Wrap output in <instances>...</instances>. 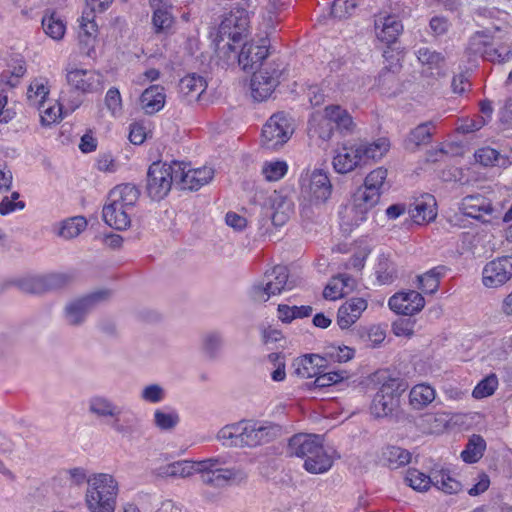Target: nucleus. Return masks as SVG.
<instances>
[{"label": "nucleus", "instance_id": "f257e3e1", "mask_svg": "<svg viewBox=\"0 0 512 512\" xmlns=\"http://www.w3.org/2000/svg\"><path fill=\"white\" fill-rule=\"evenodd\" d=\"M389 149L390 142L385 137L372 142L361 139L346 141L335 151L332 165L337 173L346 174L366 166L370 160H380Z\"/></svg>", "mask_w": 512, "mask_h": 512}, {"label": "nucleus", "instance_id": "f03ea898", "mask_svg": "<svg viewBox=\"0 0 512 512\" xmlns=\"http://www.w3.org/2000/svg\"><path fill=\"white\" fill-rule=\"evenodd\" d=\"M88 411L100 419H109L110 428L117 434L127 437L139 431L140 419L131 411L123 412L110 398L95 395L88 401Z\"/></svg>", "mask_w": 512, "mask_h": 512}, {"label": "nucleus", "instance_id": "7ed1b4c3", "mask_svg": "<svg viewBox=\"0 0 512 512\" xmlns=\"http://www.w3.org/2000/svg\"><path fill=\"white\" fill-rule=\"evenodd\" d=\"M118 483L110 474H95L88 480L85 501L90 512H114Z\"/></svg>", "mask_w": 512, "mask_h": 512}, {"label": "nucleus", "instance_id": "20e7f679", "mask_svg": "<svg viewBox=\"0 0 512 512\" xmlns=\"http://www.w3.org/2000/svg\"><path fill=\"white\" fill-rule=\"evenodd\" d=\"M295 283L289 280V271L285 266L277 265L265 272L261 282L254 284L250 291V298L254 302L264 303L271 296L278 295L284 290H291Z\"/></svg>", "mask_w": 512, "mask_h": 512}, {"label": "nucleus", "instance_id": "39448f33", "mask_svg": "<svg viewBox=\"0 0 512 512\" xmlns=\"http://www.w3.org/2000/svg\"><path fill=\"white\" fill-rule=\"evenodd\" d=\"M111 290L100 289L68 301L63 308V319L68 326L79 327L99 304L110 299Z\"/></svg>", "mask_w": 512, "mask_h": 512}, {"label": "nucleus", "instance_id": "423d86ee", "mask_svg": "<svg viewBox=\"0 0 512 512\" xmlns=\"http://www.w3.org/2000/svg\"><path fill=\"white\" fill-rule=\"evenodd\" d=\"M175 162L158 161L150 165L147 172L146 191L152 200H162L168 195L173 184L179 186L178 173L174 169Z\"/></svg>", "mask_w": 512, "mask_h": 512}, {"label": "nucleus", "instance_id": "0eeeda50", "mask_svg": "<svg viewBox=\"0 0 512 512\" xmlns=\"http://www.w3.org/2000/svg\"><path fill=\"white\" fill-rule=\"evenodd\" d=\"M407 387V383L399 378H390L385 381L372 400L371 414L376 418L391 415L399 406L400 396L406 391Z\"/></svg>", "mask_w": 512, "mask_h": 512}, {"label": "nucleus", "instance_id": "6e6552de", "mask_svg": "<svg viewBox=\"0 0 512 512\" xmlns=\"http://www.w3.org/2000/svg\"><path fill=\"white\" fill-rule=\"evenodd\" d=\"M301 195L313 204L325 203L332 194L328 173L322 169L307 170L300 177Z\"/></svg>", "mask_w": 512, "mask_h": 512}, {"label": "nucleus", "instance_id": "1a4fd4ad", "mask_svg": "<svg viewBox=\"0 0 512 512\" xmlns=\"http://www.w3.org/2000/svg\"><path fill=\"white\" fill-rule=\"evenodd\" d=\"M283 71V63L273 60L254 72L250 84L253 99L259 102L268 99L279 85Z\"/></svg>", "mask_w": 512, "mask_h": 512}, {"label": "nucleus", "instance_id": "9d476101", "mask_svg": "<svg viewBox=\"0 0 512 512\" xmlns=\"http://www.w3.org/2000/svg\"><path fill=\"white\" fill-rule=\"evenodd\" d=\"M236 44L228 42L224 47L227 50H223V58L226 63L234 64L236 61L238 65L244 70L249 71L255 69L262 61L268 56V48L265 43L258 45L255 43L243 44L241 50L237 52ZM222 58V56H220Z\"/></svg>", "mask_w": 512, "mask_h": 512}, {"label": "nucleus", "instance_id": "9b49d317", "mask_svg": "<svg viewBox=\"0 0 512 512\" xmlns=\"http://www.w3.org/2000/svg\"><path fill=\"white\" fill-rule=\"evenodd\" d=\"M113 0H86L87 6L82 12L79 20L78 39L83 53L91 56L94 50V43L97 36L98 27L95 23V3H98L99 12L104 11Z\"/></svg>", "mask_w": 512, "mask_h": 512}, {"label": "nucleus", "instance_id": "f8f14e48", "mask_svg": "<svg viewBox=\"0 0 512 512\" xmlns=\"http://www.w3.org/2000/svg\"><path fill=\"white\" fill-rule=\"evenodd\" d=\"M293 131L291 118L284 112L275 113L262 129V144L267 149L275 150L289 140Z\"/></svg>", "mask_w": 512, "mask_h": 512}, {"label": "nucleus", "instance_id": "ddd939ff", "mask_svg": "<svg viewBox=\"0 0 512 512\" xmlns=\"http://www.w3.org/2000/svg\"><path fill=\"white\" fill-rule=\"evenodd\" d=\"M386 178L387 169L384 167H378L366 176L363 188H360L355 196V202L361 212H366L379 202Z\"/></svg>", "mask_w": 512, "mask_h": 512}, {"label": "nucleus", "instance_id": "4468645a", "mask_svg": "<svg viewBox=\"0 0 512 512\" xmlns=\"http://www.w3.org/2000/svg\"><path fill=\"white\" fill-rule=\"evenodd\" d=\"M249 26V15L246 9L241 7L233 8L225 15L219 25L218 41L229 39L232 44H239Z\"/></svg>", "mask_w": 512, "mask_h": 512}, {"label": "nucleus", "instance_id": "2eb2a0df", "mask_svg": "<svg viewBox=\"0 0 512 512\" xmlns=\"http://www.w3.org/2000/svg\"><path fill=\"white\" fill-rule=\"evenodd\" d=\"M280 426L274 424L260 425L254 422H241L240 447H256L266 444L279 436Z\"/></svg>", "mask_w": 512, "mask_h": 512}, {"label": "nucleus", "instance_id": "dca6fc26", "mask_svg": "<svg viewBox=\"0 0 512 512\" xmlns=\"http://www.w3.org/2000/svg\"><path fill=\"white\" fill-rule=\"evenodd\" d=\"M176 173H178L179 187L182 190L197 191L208 184L214 176V170L210 167L191 169L188 163L175 162Z\"/></svg>", "mask_w": 512, "mask_h": 512}, {"label": "nucleus", "instance_id": "f3484780", "mask_svg": "<svg viewBox=\"0 0 512 512\" xmlns=\"http://www.w3.org/2000/svg\"><path fill=\"white\" fill-rule=\"evenodd\" d=\"M512 278V256L498 257L488 262L482 271V283L487 288H498Z\"/></svg>", "mask_w": 512, "mask_h": 512}, {"label": "nucleus", "instance_id": "a211bd4d", "mask_svg": "<svg viewBox=\"0 0 512 512\" xmlns=\"http://www.w3.org/2000/svg\"><path fill=\"white\" fill-rule=\"evenodd\" d=\"M68 85L81 93H94L102 89L103 77L92 69L67 68Z\"/></svg>", "mask_w": 512, "mask_h": 512}, {"label": "nucleus", "instance_id": "6ab92c4d", "mask_svg": "<svg viewBox=\"0 0 512 512\" xmlns=\"http://www.w3.org/2000/svg\"><path fill=\"white\" fill-rule=\"evenodd\" d=\"M388 305L398 314L411 316L421 311L425 305L423 296L417 291L402 292L393 295Z\"/></svg>", "mask_w": 512, "mask_h": 512}, {"label": "nucleus", "instance_id": "aec40b11", "mask_svg": "<svg viewBox=\"0 0 512 512\" xmlns=\"http://www.w3.org/2000/svg\"><path fill=\"white\" fill-rule=\"evenodd\" d=\"M460 209L464 215L477 220H484L486 215L491 216L494 212L491 200L481 194L465 196L461 201Z\"/></svg>", "mask_w": 512, "mask_h": 512}, {"label": "nucleus", "instance_id": "412c9836", "mask_svg": "<svg viewBox=\"0 0 512 512\" xmlns=\"http://www.w3.org/2000/svg\"><path fill=\"white\" fill-rule=\"evenodd\" d=\"M374 24L378 39L386 44L394 43L403 31V25L395 15L379 14Z\"/></svg>", "mask_w": 512, "mask_h": 512}, {"label": "nucleus", "instance_id": "4be33fe9", "mask_svg": "<svg viewBox=\"0 0 512 512\" xmlns=\"http://www.w3.org/2000/svg\"><path fill=\"white\" fill-rule=\"evenodd\" d=\"M322 442L323 439L319 435L296 434L289 440L287 454L305 460Z\"/></svg>", "mask_w": 512, "mask_h": 512}, {"label": "nucleus", "instance_id": "5701e85b", "mask_svg": "<svg viewBox=\"0 0 512 512\" xmlns=\"http://www.w3.org/2000/svg\"><path fill=\"white\" fill-rule=\"evenodd\" d=\"M367 308L363 298H351L342 304L337 312V324L341 329L350 328Z\"/></svg>", "mask_w": 512, "mask_h": 512}, {"label": "nucleus", "instance_id": "b1692460", "mask_svg": "<svg viewBox=\"0 0 512 512\" xmlns=\"http://www.w3.org/2000/svg\"><path fill=\"white\" fill-rule=\"evenodd\" d=\"M324 116L341 135H350L355 130V123L350 113L339 105H329L324 109Z\"/></svg>", "mask_w": 512, "mask_h": 512}, {"label": "nucleus", "instance_id": "393cba45", "mask_svg": "<svg viewBox=\"0 0 512 512\" xmlns=\"http://www.w3.org/2000/svg\"><path fill=\"white\" fill-rule=\"evenodd\" d=\"M246 475L238 469L222 468L200 475V481L210 487L222 488L232 481H242Z\"/></svg>", "mask_w": 512, "mask_h": 512}, {"label": "nucleus", "instance_id": "a878e982", "mask_svg": "<svg viewBox=\"0 0 512 512\" xmlns=\"http://www.w3.org/2000/svg\"><path fill=\"white\" fill-rule=\"evenodd\" d=\"M499 32V27L475 32L469 39L467 49L470 53L481 55L484 59L488 60L489 50H494L495 48L492 46L491 41L497 38L496 34Z\"/></svg>", "mask_w": 512, "mask_h": 512}, {"label": "nucleus", "instance_id": "bb28decb", "mask_svg": "<svg viewBox=\"0 0 512 512\" xmlns=\"http://www.w3.org/2000/svg\"><path fill=\"white\" fill-rule=\"evenodd\" d=\"M128 208L108 201L103 207L102 215L106 224L117 230H124L130 226L131 219Z\"/></svg>", "mask_w": 512, "mask_h": 512}, {"label": "nucleus", "instance_id": "cd10ccee", "mask_svg": "<svg viewBox=\"0 0 512 512\" xmlns=\"http://www.w3.org/2000/svg\"><path fill=\"white\" fill-rule=\"evenodd\" d=\"M435 206V198L430 194H426L413 203L409 213L416 224L428 223L434 220L437 215Z\"/></svg>", "mask_w": 512, "mask_h": 512}, {"label": "nucleus", "instance_id": "c85d7f7f", "mask_svg": "<svg viewBox=\"0 0 512 512\" xmlns=\"http://www.w3.org/2000/svg\"><path fill=\"white\" fill-rule=\"evenodd\" d=\"M271 209V221L274 226L281 227L290 219L293 214V202L285 196L274 193L269 197Z\"/></svg>", "mask_w": 512, "mask_h": 512}, {"label": "nucleus", "instance_id": "c756f323", "mask_svg": "<svg viewBox=\"0 0 512 512\" xmlns=\"http://www.w3.org/2000/svg\"><path fill=\"white\" fill-rule=\"evenodd\" d=\"M153 9L152 23L157 33L170 29L174 23L172 6L165 0H149Z\"/></svg>", "mask_w": 512, "mask_h": 512}, {"label": "nucleus", "instance_id": "7c9ffc66", "mask_svg": "<svg viewBox=\"0 0 512 512\" xmlns=\"http://www.w3.org/2000/svg\"><path fill=\"white\" fill-rule=\"evenodd\" d=\"M206 88V80L195 73L186 75L179 82V93L188 102L198 100Z\"/></svg>", "mask_w": 512, "mask_h": 512}, {"label": "nucleus", "instance_id": "2f4dec72", "mask_svg": "<svg viewBox=\"0 0 512 512\" xmlns=\"http://www.w3.org/2000/svg\"><path fill=\"white\" fill-rule=\"evenodd\" d=\"M333 465L332 457L327 453L323 442L305 460L303 467L311 474H322L327 472Z\"/></svg>", "mask_w": 512, "mask_h": 512}, {"label": "nucleus", "instance_id": "473e14b6", "mask_svg": "<svg viewBox=\"0 0 512 512\" xmlns=\"http://www.w3.org/2000/svg\"><path fill=\"white\" fill-rule=\"evenodd\" d=\"M140 196L139 188L132 183H124L114 187L109 195L108 201L120 204L128 209H132Z\"/></svg>", "mask_w": 512, "mask_h": 512}, {"label": "nucleus", "instance_id": "72a5a7b5", "mask_svg": "<svg viewBox=\"0 0 512 512\" xmlns=\"http://www.w3.org/2000/svg\"><path fill=\"white\" fill-rule=\"evenodd\" d=\"M165 98L164 88L160 85H152L144 90L140 101L147 114H154L164 107Z\"/></svg>", "mask_w": 512, "mask_h": 512}, {"label": "nucleus", "instance_id": "f704fd0d", "mask_svg": "<svg viewBox=\"0 0 512 512\" xmlns=\"http://www.w3.org/2000/svg\"><path fill=\"white\" fill-rule=\"evenodd\" d=\"M434 130L432 121H427L415 127L406 139V148L415 150L421 145H427L431 142Z\"/></svg>", "mask_w": 512, "mask_h": 512}, {"label": "nucleus", "instance_id": "c9c22d12", "mask_svg": "<svg viewBox=\"0 0 512 512\" xmlns=\"http://www.w3.org/2000/svg\"><path fill=\"white\" fill-rule=\"evenodd\" d=\"M436 392L428 384H417L409 393V402L414 409L420 410L427 407L434 401Z\"/></svg>", "mask_w": 512, "mask_h": 512}, {"label": "nucleus", "instance_id": "e433bc0d", "mask_svg": "<svg viewBox=\"0 0 512 512\" xmlns=\"http://www.w3.org/2000/svg\"><path fill=\"white\" fill-rule=\"evenodd\" d=\"M381 460L391 469H398L411 461V453L398 446H388L382 452Z\"/></svg>", "mask_w": 512, "mask_h": 512}, {"label": "nucleus", "instance_id": "4c0bfd02", "mask_svg": "<svg viewBox=\"0 0 512 512\" xmlns=\"http://www.w3.org/2000/svg\"><path fill=\"white\" fill-rule=\"evenodd\" d=\"M196 462L180 460L159 468V475L162 477L187 478L197 473Z\"/></svg>", "mask_w": 512, "mask_h": 512}, {"label": "nucleus", "instance_id": "58836bf2", "mask_svg": "<svg viewBox=\"0 0 512 512\" xmlns=\"http://www.w3.org/2000/svg\"><path fill=\"white\" fill-rule=\"evenodd\" d=\"M475 158L483 166H498L506 168L511 165L508 156L501 155L496 149L491 147H483L475 152Z\"/></svg>", "mask_w": 512, "mask_h": 512}, {"label": "nucleus", "instance_id": "ea45409f", "mask_svg": "<svg viewBox=\"0 0 512 512\" xmlns=\"http://www.w3.org/2000/svg\"><path fill=\"white\" fill-rule=\"evenodd\" d=\"M448 268L444 265L436 266L426 273L418 276L420 289L427 294H433L438 290L440 278L443 277Z\"/></svg>", "mask_w": 512, "mask_h": 512}, {"label": "nucleus", "instance_id": "a19ab883", "mask_svg": "<svg viewBox=\"0 0 512 512\" xmlns=\"http://www.w3.org/2000/svg\"><path fill=\"white\" fill-rule=\"evenodd\" d=\"M432 479V485L447 494L458 493L462 488L461 483L456 479L452 478L448 471H446L445 469H433Z\"/></svg>", "mask_w": 512, "mask_h": 512}, {"label": "nucleus", "instance_id": "79ce46f5", "mask_svg": "<svg viewBox=\"0 0 512 512\" xmlns=\"http://www.w3.org/2000/svg\"><path fill=\"white\" fill-rule=\"evenodd\" d=\"M277 311L278 318L283 323H291L295 319H303L309 317L313 312V308L309 305L289 306L286 304H279Z\"/></svg>", "mask_w": 512, "mask_h": 512}, {"label": "nucleus", "instance_id": "37998d69", "mask_svg": "<svg viewBox=\"0 0 512 512\" xmlns=\"http://www.w3.org/2000/svg\"><path fill=\"white\" fill-rule=\"evenodd\" d=\"M75 280V273L70 272H53L43 275L45 292L65 288L72 284Z\"/></svg>", "mask_w": 512, "mask_h": 512}, {"label": "nucleus", "instance_id": "c03bdc74", "mask_svg": "<svg viewBox=\"0 0 512 512\" xmlns=\"http://www.w3.org/2000/svg\"><path fill=\"white\" fill-rule=\"evenodd\" d=\"M81 104L80 99H76L71 101L70 104L64 106V104L59 103L57 106L43 108L41 115V123L43 125H50L52 123L57 122L62 118L63 110L65 112H73L76 108H78Z\"/></svg>", "mask_w": 512, "mask_h": 512}, {"label": "nucleus", "instance_id": "a18cd8bd", "mask_svg": "<svg viewBox=\"0 0 512 512\" xmlns=\"http://www.w3.org/2000/svg\"><path fill=\"white\" fill-rule=\"evenodd\" d=\"M485 446V441L480 435H473L461 452L462 460L469 464L477 462L483 456Z\"/></svg>", "mask_w": 512, "mask_h": 512}, {"label": "nucleus", "instance_id": "49530a36", "mask_svg": "<svg viewBox=\"0 0 512 512\" xmlns=\"http://www.w3.org/2000/svg\"><path fill=\"white\" fill-rule=\"evenodd\" d=\"M87 226V221L82 216L68 218L60 223L58 235L64 239L77 237Z\"/></svg>", "mask_w": 512, "mask_h": 512}, {"label": "nucleus", "instance_id": "de8ad7c7", "mask_svg": "<svg viewBox=\"0 0 512 512\" xmlns=\"http://www.w3.org/2000/svg\"><path fill=\"white\" fill-rule=\"evenodd\" d=\"M405 481L414 490L418 492H425L429 490L432 485V472L430 475H426L415 468H410L406 473Z\"/></svg>", "mask_w": 512, "mask_h": 512}, {"label": "nucleus", "instance_id": "09e8293b", "mask_svg": "<svg viewBox=\"0 0 512 512\" xmlns=\"http://www.w3.org/2000/svg\"><path fill=\"white\" fill-rule=\"evenodd\" d=\"M358 8L357 0H334L331 5L330 15L337 20H345L352 17Z\"/></svg>", "mask_w": 512, "mask_h": 512}, {"label": "nucleus", "instance_id": "8fccbe9b", "mask_svg": "<svg viewBox=\"0 0 512 512\" xmlns=\"http://www.w3.org/2000/svg\"><path fill=\"white\" fill-rule=\"evenodd\" d=\"M49 94L48 80L45 78L34 79L28 87V100L38 103L40 107H44V101Z\"/></svg>", "mask_w": 512, "mask_h": 512}, {"label": "nucleus", "instance_id": "3c124183", "mask_svg": "<svg viewBox=\"0 0 512 512\" xmlns=\"http://www.w3.org/2000/svg\"><path fill=\"white\" fill-rule=\"evenodd\" d=\"M223 346L221 333L213 331L205 334L202 339L203 351L210 359H215Z\"/></svg>", "mask_w": 512, "mask_h": 512}, {"label": "nucleus", "instance_id": "603ef678", "mask_svg": "<svg viewBox=\"0 0 512 512\" xmlns=\"http://www.w3.org/2000/svg\"><path fill=\"white\" fill-rule=\"evenodd\" d=\"M241 436V422L226 425L220 429L217 434L218 439L221 440L224 445L231 447H240L238 443L240 441L242 442Z\"/></svg>", "mask_w": 512, "mask_h": 512}, {"label": "nucleus", "instance_id": "864d4df0", "mask_svg": "<svg viewBox=\"0 0 512 512\" xmlns=\"http://www.w3.org/2000/svg\"><path fill=\"white\" fill-rule=\"evenodd\" d=\"M42 26L45 33L54 40L62 39L65 34V24L55 14L44 16Z\"/></svg>", "mask_w": 512, "mask_h": 512}, {"label": "nucleus", "instance_id": "5fc2aeb1", "mask_svg": "<svg viewBox=\"0 0 512 512\" xmlns=\"http://www.w3.org/2000/svg\"><path fill=\"white\" fill-rule=\"evenodd\" d=\"M288 166L285 161H269L262 166V174L267 181H278L287 173Z\"/></svg>", "mask_w": 512, "mask_h": 512}, {"label": "nucleus", "instance_id": "6e6d98bb", "mask_svg": "<svg viewBox=\"0 0 512 512\" xmlns=\"http://www.w3.org/2000/svg\"><path fill=\"white\" fill-rule=\"evenodd\" d=\"M180 418L177 412H164L157 409L154 412V424L157 428L164 431L174 429L179 423Z\"/></svg>", "mask_w": 512, "mask_h": 512}, {"label": "nucleus", "instance_id": "4d7b16f0", "mask_svg": "<svg viewBox=\"0 0 512 512\" xmlns=\"http://www.w3.org/2000/svg\"><path fill=\"white\" fill-rule=\"evenodd\" d=\"M498 387V378L496 374L491 373L482 379L474 388L472 395L476 399L491 396Z\"/></svg>", "mask_w": 512, "mask_h": 512}, {"label": "nucleus", "instance_id": "13d9d810", "mask_svg": "<svg viewBox=\"0 0 512 512\" xmlns=\"http://www.w3.org/2000/svg\"><path fill=\"white\" fill-rule=\"evenodd\" d=\"M416 55L418 60L423 65H427L430 69L439 68L445 60L442 53L431 50L428 47H420L416 51Z\"/></svg>", "mask_w": 512, "mask_h": 512}, {"label": "nucleus", "instance_id": "bf43d9fd", "mask_svg": "<svg viewBox=\"0 0 512 512\" xmlns=\"http://www.w3.org/2000/svg\"><path fill=\"white\" fill-rule=\"evenodd\" d=\"M17 287L24 293L42 294L45 293L43 275L25 277L16 281Z\"/></svg>", "mask_w": 512, "mask_h": 512}, {"label": "nucleus", "instance_id": "052dcab7", "mask_svg": "<svg viewBox=\"0 0 512 512\" xmlns=\"http://www.w3.org/2000/svg\"><path fill=\"white\" fill-rule=\"evenodd\" d=\"M313 359L311 354H306L295 360L293 366L295 367V373L302 378H312L318 375L316 366L313 365Z\"/></svg>", "mask_w": 512, "mask_h": 512}, {"label": "nucleus", "instance_id": "680f3d73", "mask_svg": "<svg viewBox=\"0 0 512 512\" xmlns=\"http://www.w3.org/2000/svg\"><path fill=\"white\" fill-rule=\"evenodd\" d=\"M166 392L159 384H149L145 386L141 393L140 398L142 401L151 404H157L165 399Z\"/></svg>", "mask_w": 512, "mask_h": 512}, {"label": "nucleus", "instance_id": "e2e57ef3", "mask_svg": "<svg viewBox=\"0 0 512 512\" xmlns=\"http://www.w3.org/2000/svg\"><path fill=\"white\" fill-rule=\"evenodd\" d=\"M345 374L344 371H324L315 376L314 385L319 388L331 386L342 381L346 377Z\"/></svg>", "mask_w": 512, "mask_h": 512}, {"label": "nucleus", "instance_id": "0e129e2a", "mask_svg": "<svg viewBox=\"0 0 512 512\" xmlns=\"http://www.w3.org/2000/svg\"><path fill=\"white\" fill-rule=\"evenodd\" d=\"M377 279L381 284H389L396 277V270L394 265L387 259L379 261L376 269Z\"/></svg>", "mask_w": 512, "mask_h": 512}, {"label": "nucleus", "instance_id": "69168bd1", "mask_svg": "<svg viewBox=\"0 0 512 512\" xmlns=\"http://www.w3.org/2000/svg\"><path fill=\"white\" fill-rule=\"evenodd\" d=\"M196 464L197 473L202 475L206 472H211L216 469L225 468L224 466L227 464V460L223 457H212L202 461H198L196 462Z\"/></svg>", "mask_w": 512, "mask_h": 512}, {"label": "nucleus", "instance_id": "338daca9", "mask_svg": "<svg viewBox=\"0 0 512 512\" xmlns=\"http://www.w3.org/2000/svg\"><path fill=\"white\" fill-rule=\"evenodd\" d=\"M105 105L112 115H117L122 109V99L117 88H110L105 96Z\"/></svg>", "mask_w": 512, "mask_h": 512}, {"label": "nucleus", "instance_id": "774afa93", "mask_svg": "<svg viewBox=\"0 0 512 512\" xmlns=\"http://www.w3.org/2000/svg\"><path fill=\"white\" fill-rule=\"evenodd\" d=\"M326 356L330 361L344 363L351 360L354 357V350L347 346L344 347H332Z\"/></svg>", "mask_w": 512, "mask_h": 512}]
</instances>
